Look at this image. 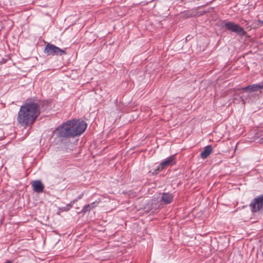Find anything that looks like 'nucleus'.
Instances as JSON below:
<instances>
[{"label":"nucleus","mask_w":263,"mask_h":263,"mask_svg":"<svg viewBox=\"0 0 263 263\" xmlns=\"http://www.w3.org/2000/svg\"><path fill=\"white\" fill-rule=\"evenodd\" d=\"M44 52L48 55H62L66 53L65 50L51 44H48L44 49Z\"/></svg>","instance_id":"5"},{"label":"nucleus","mask_w":263,"mask_h":263,"mask_svg":"<svg viewBox=\"0 0 263 263\" xmlns=\"http://www.w3.org/2000/svg\"><path fill=\"white\" fill-rule=\"evenodd\" d=\"M56 134L59 137H74L71 125V120H69L56 129Z\"/></svg>","instance_id":"2"},{"label":"nucleus","mask_w":263,"mask_h":263,"mask_svg":"<svg viewBox=\"0 0 263 263\" xmlns=\"http://www.w3.org/2000/svg\"><path fill=\"white\" fill-rule=\"evenodd\" d=\"M98 203L97 202H93L91 203L90 204H87L83 208L81 212L83 213H85L86 212L89 211L91 209L97 206Z\"/></svg>","instance_id":"12"},{"label":"nucleus","mask_w":263,"mask_h":263,"mask_svg":"<svg viewBox=\"0 0 263 263\" xmlns=\"http://www.w3.org/2000/svg\"><path fill=\"white\" fill-rule=\"evenodd\" d=\"M223 25L228 30L235 32L240 36H243L246 33V32L242 27L234 22L225 21L223 23Z\"/></svg>","instance_id":"4"},{"label":"nucleus","mask_w":263,"mask_h":263,"mask_svg":"<svg viewBox=\"0 0 263 263\" xmlns=\"http://www.w3.org/2000/svg\"><path fill=\"white\" fill-rule=\"evenodd\" d=\"M77 201V199H74L72 201H71L69 204H67L66 206V210H69L72 206L73 204Z\"/></svg>","instance_id":"14"},{"label":"nucleus","mask_w":263,"mask_h":263,"mask_svg":"<svg viewBox=\"0 0 263 263\" xmlns=\"http://www.w3.org/2000/svg\"><path fill=\"white\" fill-rule=\"evenodd\" d=\"M250 205L253 212L259 211L263 206V195L254 198Z\"/></svg>","instance_id":"6"},{"label":"nucleus","mask_w":263,"mask_h":263,"mask_svg":"<svg viewBox=\"0 0 263 263\" xmlns=\"http://www.w3.org/2000/svg\"><path fill=\"white\" fill-rule=\"evenodd\" d=\"M213 150L211 145L205 146L203 151L201 153L200 156L202 159L206 158L212 153Z\"/></svg>","instance_id":"11"},{"label":"nucleus","mask_w":263,"mask_h":263,"mask_svg":"<svg viewBox=\"0 0 263 263\" xmlns=\"http://www.w3.org/2000/svg\"><path fill=\"white\" fill-rule=\"evenodd\" d=\"M77 201V199H74L72 201H71L69 204H67L66 206V210H69L72 206L73 204Z\"/></svg>","instance_id":"13"},{"label":"nucleus","mask_w":263,"mask_h":263,"mask_svg":"<svg viewBox=\"0 0 263 263\" xmlns=\"http://www.w3.org/2000/svg\"><path fill=\"white\" fill-rule=\"evenodd\" d=\"M258 142L261 144L263 143V137L259 140Z\"/></svg>","instance_id":"15"},{"label":"nucleus","mask_w":263,"mask_h":263,"mask_svg":"<svg viewBox=\"0 0 263 263\" xmlns=\"http://www.w3.org/2000/svg\"><path fill=\"white\" fill-rule=\"evenodd\" d=\"M71 125L73 137L81 135L87 127L86 123L80 120H71Z\"/></svg>","instance_id":"3"},{"label":"nucleus","mask_w":263,"mask_h":263,"mask_svg":"<svg viewBox=\"0 0 263 263\" xmlns=\"http://www.w3.org/2000/svg\"><path fill=\"white\" fill-rule=\"evenodd\" d=\"M175 163V159L173 156H170L163 161L158 166L157 170L160 171L167 166L172 165Z\"/></svg>","instance_id":"8"},{"label":"nucleus","mask_w":263,"mask_h":263,"mask_svg":"<svg viewBox=\"0 0 263 263\" xmlns=\"http://www.w3.org/2000/svg\"><path fill=\"white\" fill-rule=\"evenodd\" d=\"M81 197H81V195H80V196H79V197H78V198H77L76 199H77V201H78L79 199H81Z\"/></svg>","instance_id":"16"},{"label":"nucleus","mask_w":263,"mask_h":263,"mask_svg":"<svg viewBox=\"0 0 263 263\" xmlns=\"http://www.w3.org/2000/svg\"><path fill=\"white\" fill-rule=\"evenodd\" d=\"M5 263H11V262H10V261H7V262H5Z\"/></svg>","instance_id":"17"},{"label":"nucleus","mask_w":263,"mask_h":263,"mask_svg":"<svg viewBox=\"0 0 263 263\" xmlns=\"http://www.w3.org/2000/svg\"><path fill=\"white\" fill-rule=\"evenodd\" d=\"M33 190L37 193H41L44 191V185L39 180H33L31 182Z\"/></svg>","instance_id":"9"},{"label":"nucleus","mask_w":263,"mask_h":263,"mask_svg":"<svg viewBox=\"0 0 263 263\" xmlns=\"http://www.w3.org/2000/svg\"><path fill=\"white\" fill-rule=\"evenodd\" d=\"M174 196L172 194L164 193L161 197V200L165 204L170 203L173 199Z\"/></svg>","instance_id":"10"},{"label":"nucleus","mask_w":263,"mask_h":263,"mask_svg":"<svg viewBox=\"0 0 263 263\" xmlns=\"http://www.w3.org/2000/svg\"><path fill=\"white\" fill-rule=\"evenodd\" d=\"M40 114L39 105L34 102H27L21 106L17 120L23 126L32 125Z\"/></svg>","instance_id":"1"},{"label":"nucleus","mask_w":263,"mask_h":263,"mask_svg":"<svg viewBox=\"0 0 263 263\" xmlns=\"http://www.w3.org/2000/svg\"><path fill=\"white\" fill-rule=\"evenodd\" d=\"M262 89H263V83L255 84L242 88L243 90L248 92L260 91Z\"/></svg>","instance_id":"7"}]
</instances>
